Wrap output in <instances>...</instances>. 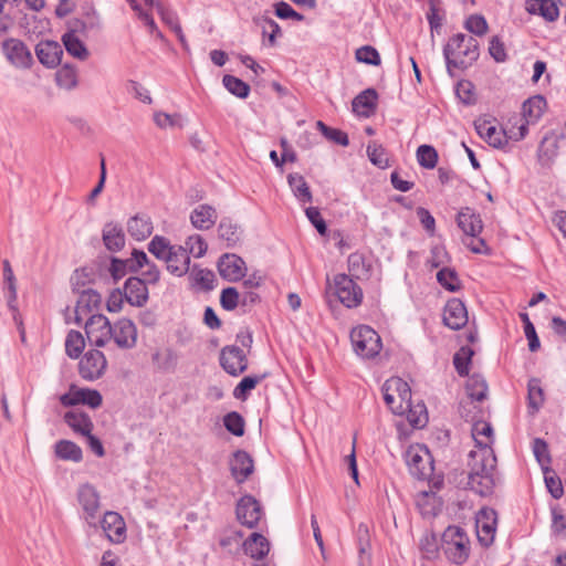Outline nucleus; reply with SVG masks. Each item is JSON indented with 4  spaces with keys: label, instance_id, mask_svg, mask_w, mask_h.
Returning a JSON list of instances; mask_svg holds the SVG:
<instances>
[{
    "label": "nucleus",
    "instance_id": "1",
    "mask_svg": "<svg viewBox=\"0 0 566 566\" xmlns=\"http://www.w3.org/2000/svg\"><path fill=\"white\" fill-rule=\"evenodd\" d=\"M384 399L388 408L399 416H406L409 423L415 428L423 427L428 421L424 406H419V416L413 417L411 411V390L409 385L399 377H392L382 386Z\"/></svg>",
    "mask_w": 566,
    "mask_h": 566
},
{
    "label": "nucleus",
    "instance_id": "2",
    "mask_svg": "<svg viewBox=\"0 0 566 566\" xmlns=\"http://www.w3.org/2000/svg\"><path fill=\"white\" fill-rule=\"evenodd\" d=\"M478 41L463 33L449 39L443 49L448 69H465L479 57Z\"/></svg>",
    "mask_w": 566,
    "mask_h": 566
},
{
    "label": "nucleus",
    "instance_id": "3",
    "mask_svg": "<svg viewBox=\"0 0 566 566\" xmlns=\"http://www.w3.org/2000/svg\"><path fill=\"white\" fill-rule=\"evenodd\" d=\"M441 547L447 558L455 564H464L471 554V541L468 533L460 526H448L442 533Z\"/></svg>",
    "mask_w": 566,
    "mask_h": 566
},
{
    "label": "nucleus",
    "instance_id": "4",
    "mask_svg": "<svg viewBox=\"0 0 566 566\" xmlns=\"http://www.w3.org/2000/svg\"><path fill=\"white\" fill-rule=\"evenodd\" d=\"M495 455L486 450L485 457L471 460V472L468 486L479 495H488L494 486L493 473L495 469Z\"/></svg>",
    "mask_w": 566,
    "mask_h": 566
},
{
    "label": "nucleus",
    "instance_id": "5",
    "mask_svg": "<svg viewBox=\"0 0 566 566\" xmlns=\"http://www.w3.org/2000/svg\"><path fill=\"white\" fill-rule=\"evenodd\" d=\"M350 340L355 353L363 358H374L382 348L380 336L367 325H359L353 328Z\"/></svg>",
    "mask_w": 566,
    "mask_h": 566
},
{
    "label": "nucleus",
    "instance_id": "6",
    "mask_svg": "<svg viewBox=\"0 0 566 566\" xmlns=\"http://www.w3.org/2000/svg\"><path fill=\"white\" fill-rule=\"evenodd\" d=\"M406 463L411 474L427 478L433 471V459L424 444H411L406 451Z\"/></svg>",
    "mask_w": 566,
    "mask_h": 566
},
{
    "label": "nucleus",
    "instance_id": "7",
    "mask_svg": "<svg viewBox=\"0 0 566 566\" xmlns=\"http://www.w3.org/2000/svg\"><path fill=\"white\" fill-rule=\"evenodd\" d=\"M77 503L83 512L84 520L91 525L96 527V521L101 511V495L97 489L90 484L84 483L78 486L76 492Z\"/></svg>",
    "mask_w": 566,
    "mask_h": 566
},
{
    "label": "nucleus",
    "instance_id": "8",
    "mask_svg": "<svg viewBox=\"0 0 566 566\" xmlns=\"http://www.w3.org/2000/svg\"><path fill=\"white\" fill-rule=\"evenodd\" d=\"M479 136L494 148H503L507 145V132L501 128L495 118L480 117L474 122Z\"/></svg>",
    "mask_w": 566,
    "mask_h": 566
},
{
    "label": "nucleus",
    "instance_id": "9",
    "mask_svg": "<svg viewBox=\"0 0 566 566\" xmlns=\"http://www.w3.org/2000/svg\"><path fill=\"white\" fill-rule=\"evenodd\" d=\"M335 292L339 302L348 308L357 307L363 301V291L346 274H338L334 277Z\"/></svg>",
    "mask_w": 566,
    "mask_h": 566
},
{
    "label": "nucleus",
    "instance_id": "10",
    "mask_svg": "<svg viewBox=\"0 0 566 566\" xmlns=\"http://www.w3.org/2000/svg\"><path fill=\"white\" fill-rule=\"evenodd\" d=\"M85 333L88 342L97 347H103L112 338V325L109 319L102 314L91 316L85 324Z\"/></svg>",
    "mask_w": 566,
    "mask_h": 566
},
{
    "label": "nucleus",
    "instance_id": "11",
    "mask_svg": "<svg viewBox=\"0 0 566 566\" xmlns=\"http://www.w3.org/2000/svg\"><path fill=\"white\" fill-rule=\"evenodd\" d=\"M238 521L249 527L254 528L263 516L260 503L251 495L242 496L237 504Z\"/></svg>",
    "mask_w": 566,
    "mask_h": 566
},
{
    "label": "nucleus",
    "instance_id": "12",
    "mask_svg": "<svg viewBox=\"0 0 566 566\" xmlns=\"http://www.w3.org/2000/svg\"><path fill=\"white\" fill-rule=\"evenodd\" d=\"M496 513L492 509L479 511L475 520L476 536L479 542L489 546L493 543L496 532Z\"/></svg>",
    "mask_w": 566,
    "mask_h": 566
},
{
    "label": "nucleus",
    "instance_id": "13",
    "mask_svg": "<svg viewBox=\"0 0 566 566\" xmlns=\"http://www.w3.org/2000/svg\"><path fill=\"white\" fill-rule=\"evenodd\" d=\"M106 358L99 350H88L80 361V374L86 380L99 378L106 369Z\"/></svg>",
    "mask_w": 566,
    "mask_h": 566
},
{
    "label": "nucleus",
    "instance_id": "14",
    "mask_svg": "<svg viewBox=\"0 0 566 566\" xmlns=\"http://www.w3.org/2000/svg\"><path fill=\"white\" fill-rule=\"evenodd\" d=\"M218 271L222 279L238 282L244 277L247 265L239 255L226 253L218 261Z\"/></svg>",
    "mask_w": 566,
    "mask_h": 566
},
{
    "label": "nucleus",
    "instance_id": "15",
    "mask_svg": "<svg viewBox=\"0 0 566 566\" xmlns=\"http://www.w3.org/2000/svg\"><path fill=\"white\" fill-rule=\"evenodd\" d=\"M220 364L229 375L238 376L247 369L248 359L240 347L227 346L221 350Z\"/></svg>",
    "mask_w": 566,
    "mask_h": 566
},
{
    "label": "nucleus",
    "instance_id": "16",
    "mask_svg": "<svg viewBox=\"0 0 566 566\" xmlns=\"http://www.w3.org/2000/svg\"><path fill=\"white\" fill-rule=\"evenodd\" d=\"M472 437L476 444V450L470 452L471 460L485 457L486 450L493 453L491 448L493 443V429L485 421H478L473 424Z\"/></svg>",
    "mask_w": 566,
    "mask_h": 566
},
{
    "label": "nucleus",
    "instance_id": "17",
    "mask_svg": "<svg viewBox=\"0 0 566 566\" xmlns=\"http://www.w3.org/2000/svg\"><path fill=\"white\" fill-rule=\"evenodd\" d=\"M117 347L133 348L137 342L136 325L128 318H120L112 326V338Z\"/></svg>",
    "mask_w": 566,
    "mask_h": 566
},
{
    "label": "nucleus",
    "instance_id": "18",
    "mask_svg": "<svg viewBox=\"0 0 566 566\" xmlns=\"http://www.w3.org/2000/svg\"><path fill=\"white\" fill-rule=\"evenodd\" d=\"M101 526L109 542L122 544L126 539V523L119 513L107 511L101 521Z\"/></svg>",
    "mask_w": 566,
    "mask_h": 566
},
{
    "label": "nucleus",
    "instance_id": "19",
    "mask_svg": "<svg viewBox=\"0 0 566 566\" xmlns=\"http://www.w3.org/2000/svg\"><path fill=\"white\" fill-rule=\"evenodd\" d=\"M469 316L464 303L459 298H451L443 308V323L451 329L458 331L468 324Z\"/></svg>",
    "mask_w": 566,
    "mask_h": 566
},
{
    "label": "nucleus",
    "instance_id": "20",
    "mask_svg": "<svg viewBox=\"0 0 566 566\" xmlns=\"http://www.w3.org/2000/svg\"><path fill=\"white\" fill-rule=\"evenodd\" d=\"M3 52L7 59L17 67H29L32 64V54L25 44L18 39H8L3 42Z\"/></svg>",
    "mask_w": 566,
    "mask_h": 566
},
{
    "label": "nucleus",
    "instance_id": "21",
    "mask_svg": "<svg viewBox=\"0 0 566 566\" xmlns=\"http://www.w3.org/2000/svg\"><path fill=\"white\" fill-rule=\"evenodd\" d=\"M35 53L41 64L53 69L60 64L63 50L55 41H41L35 48Z\"/></svg>",
    "mask_w": 566,
    "mask_h": 566
},
{
    "label": "nucleus",
    "instance_id": "22",
    "mask_svg": "<svg viewBox=\"0 0 566 566\" xmlns=\"http://www.w3.org/2000/svg\"><path fill=\"white\" fill-rule=\"evenodd\" d=\"M167 270L177 276L186 274L190 266V256L181 245H175L164 260Z\"/></svg>",
    "mask_w": 566,
    "mask_h": 566
},
{
    "label": "nucleus",
    "instance_id": "23",
    "mask_svg": "<svg viewBox=\"0 0 566 566\" xmlns=\"http://www.w3.org/2000/svg\"><path fill=\"white\" fill-rule=\"evenodd\" d=\"M457 223L465 235L472 238L478 237L483 230V222L480 216L468 207L459 211Z\"/></svg>",
    "mask_w": 566,
    "mask_h": 566
},
{
    "label": "nucleus",
    "instance_id": "24",
    "mask_svg": "<svg viewBox=\"0 0 566 566\" xmlns=\"http://www.w3.org/2000/svg\"><path fill=\"white\" fill-rule=\"evenodd\" d=\"M525 9L528 13L539 15L547 22H555L559 18V8L555 0H527Z\"/></svg>",
    "mask_w": 566,
    "mask_h": 566
},
{
    "label": "nucleus",
    "instance_id": "25",
    "mask_svg": "<svg viewBox=\"0 0 566 566\" xmlns=\"http://www.w3.org/2000/svg\"><path fill=\"white\" fill-rule=\"evenodd\" d=\"M125 300L134 306H143L148 300L146 283L139 277H129L124 285Z\"/></svg>",
    "mask_w": 566,
    "mask_h": 566
},
{
    "label": "nucleus",
    "instance_id": "26",
    "mask_svg": "<svg viewBox=\"0 0 566 566\" xmlns=\"http://www.w3.org/2000/svg\"><path fill=\"white\" fill-rule=\"evenodd\" d=\"M232 476L238 483L244 482L253 472L252 458L244 451H237L230 463Z\"/></svg>",
    "mask_w": 566,
    "mask_h": 566
},
{
    "label": "nucleus",
    "instance_id": "27",
    "mask_svg": "<svg viewBox=\"0 0 566 566\" xmlns=\"http://www.w3.org/2000/svg\"><path fill=\"white\" fill-rule=\"evenodd\" d=\"M154 226L150 217L136 214L127 221V232L136 241H144L151 235Z\"/></svg>",
    "mask_w": 566,
    "mask_h": 566
},
{
    "label": "nucleus",
    "instance_id": "28",
    "mask_svg": "<svg viewBox=\"0 0 566 566\" xmlns=\"http://www.w3.org/2000/svg\"><path fill=\"white\" fill-rule=\"evenodd\" d=\"M353 111L363 117L374 114L377 106V93L373 88L361 92L353 99Z\"/></svg>",
    "mask_w": 566,
    "mask_h": 566
},
{
    "label": "nucleus",
    "instance_id": "29",
    "mask_svg": "<svg viewBox=\"0 0 566 566\" xmlns=\"http://www.w3.org/2000/svg\"><path fill=\"white\" fill-rule=\"evenodd\" d=\"M243 549L250 557L262 559L270 552V543L262 534L253 533L243 543Z\"/></svg>",
    "mask_w": 566,
    "mask_h": 566
},
{
    "label": "nucleus",
    "instance_id": "30",
    "mask_svg": "<svg viewBox=\"0 0 566 566\" xmlns=\"http://www.w3.org/2000/svg\"><path fill=\"white\" fill-rule=\"evenodd\" d=\"M190 220L195 228L208 230L216 223L217 212L211 206L200 205L191 212Z\"/></svg>",
    "mask_w": 566,
    "mask_h": 566
},
{
    "label": "nucleus",
    "instance_id": "31",
    "mask_svg": "<svg viewBox=\"0 0 566 566\" xmlns=\"http://www.w3.org/2000/svg\"><path fill=\"white\" fill-rule=\"evenodd\" d=\"M103 242L107 250L117 252L125 245V234L123 229L115 223H107L103 228Z\"/></svg>",
    "mask_w": 566,
    "mask_h": 566
},
{
    "label": "nucleus",
    "instance_id": "32",
    "mask_svg": "<svg viewBox=\"0 0 566 566\" xmlns=\"http://www.w3.org/2000/svg\"><path fill=\"white\" fill-rule=\"evenodd\" d=\"M62 42L70 55L81 61L87 60L90 52L75 31L64 33Z\"/></svg>",
    "mask_w": 566,
    "mask_h": 566
},
{
    "label": "nucleus",
    "instance_id": "33",
    "mask_svg": "<svg viewBox=\"0 0 566 566\" xmlns=\"http://www.w3.org/2000/svg\"><path fill=\"white\" fill-rule=\"evenodd\" d=\"M153 366L161 371H171L177 366V355L169 347L157 348L151 355Z\"/></svg>",
    "mask_w": 566,
    "mask_h": 566
},
{
    "label": "nucleus",
    "instance_id": "34",
    "mask_svg": "<svg viewBox=\"0 0 566 566\" xmlns=\"http://www.w3.org/2000/svg\"><path fill=\"white\" fill-rule=\"evenodd\" d=\"M546 108V101L541 95H535L524 102L522 107V118L527 123L537 122Z\"/></svg>",
    "mask_w": 566,
    "mask_h": 566
},
{
    "label": "nucleus",
    "instance_id": "35",
    "mask_svg": "<svg viewBox=\"0 0 566 566\" xmlns=\"http://www.w3.org/2000/svg\"><path fill=\"white\" fill-rule=\"evenodd\" d=\"M287 182L294 196L301 203L305 205L312 202L313 196L311 189L302 175L290 174L287 176Z\"/></svg>",
    "mask_w": 566,
    "mask_h": 566
},
{
    "label": "nucleus",
    "instance_id": "36",
    "mask_svg": "<svg viewBox=\"0 0 566 566\" xmlns=\"http://www.w3.org/2000/svg\"><path fill=\"white\" fill-rule=\"evenodd\" d=\"M65 422L77 433L85 436L92 432L93 422L83 412L69 411L64 416Z\"/></svg>",
    "mask_w": 566,
    "mask_h": 566
},
{
    "label": "nucleus",
    "instance_id": "37",
    "mask_svg": "<svg viewBox=\"0 0 566 566\" xmlns=\"http://www.w3.org/2000/svg\"><path fill=\"white\" fill-rule=\"evenodd\" d=\"M55 454L66 461L80 462L82 460L81 448L70 440H60L55 443Z\"/></svg>",
    "mask_w": 566,
    "mask_h": 566
},
{
    "label": "nucleus",
    "instance_id": "38",
    "mask_svg": "<svg viewBox=\"0 0 566 566\" xmlns=\"http://www.w3.org/2000/svg\"><path fill=\"white\" fill-rule=\"evenodd\" d=\"M467 394L469 398L476 401H482L488 396V385L479 375L471 376L467 381Z\"/></svg>",
    "mask_w": 566,
    "mask_h": 566
},
{
    "label": "nucleus",
    "instance_id": "39",
    "mask_svg": "<svg viewBox=\"0 0 566 566\" xmlns=\"http://www.w3.org/2000/svg\"><path fill=\"white\" fill-rule=\"evenodd\" d=\"M56 83L64 90H72L77 85V70L70 65H63L55 74Z\"/></svg>",
    "mask_w": 566,
    "mask_h": 566
},
{
    "label": "nucleus",
    "instance_id": "40",
    "mask_svg": "<svg viewBox=\"0 0 566 566\" xmlns=\"http://www.w3.org/2000/svg\"><path fill=\"white\" fill-rule=\"evenodd\" d=\"M218 233L229 247L234 245L241 237L240 228L231 220H222L218 227Z\"/></svg>",
    "mask_w": 566,
    "mask_h": 566
},
{
    "label": "nucleus",
    "instance_id": "41",
    "mask_svg": "<svg viewBox=\"0 0 566 566\" xmlns=\"http://www.w3.org/2000/svg\"><path fill=\"white\" fill-rule=\"evenodd\" d=\"M437 281L449 292H457L461 289V281L454 270L442 268L437 273Z\"/></svg>",
    "mask_w": 566,
    "mask_h": 566
},
{
    "label": "nucleus",
    "instance_id": "42",
    "mask_svg": "<svg viewBox=\"0 0 566 566\" xmlns=\"http://www.w3.org/2000/svg\"><path fill=\"white\" fill-rule=\"evenodd\" d=\"M85 347L83 335L77 331H70L65 339V352L69 357L77 358Z\"/></svg>",
    "mask_w": 566,
    "mask_h": 566
},
{
    "label": "nucleus",
    "instance_id": "43",
    "mask_svg": "<svg viewBox=\"0 0 566 566\" xmlns=\"http://www.w3.org/2000/svg\"><path fill=\"white\" fill-rule=\"evenodd\" d=\"M348 271L356 279H363L368 275L369 266L361 253L355 252L348 256Z\"/></svg>",
    "mask_w": 566,
    "mask_h": 566
},
{
    "label": "nucleus",
    "instance_id": "44",
    "mask_svg": "<svg viewBox=\"0 0 566 566\" xmlns=\"http://www.w3.org/2000/svg\"><path fill=\"white\" fill-rule=\"evenodd\" d=\"M174 247L165 237L155 235L148 243V251L158 260L164 261Z\"/></svg>",
    "mask_w": 566,
    "mask_h": 566
},
{
    "label": "nucleus",
    "instance_id": "45",
    "mask_svg": "<svg viewBox=\"0 0 566 566\" xmlns=\"http://www.w3.org/2000/svg\"><path fill=\"white\" fill-rule=\"evenodd\" d=\"M418 164L426 169H433L438 163L437 150L429 145H421L417 149Z\"/></svg>",
    "mask_w": 566,
    "mask_h": 566
},
{
    "label": "nucleus",
    "instance_id": "46",
    "mask_svg": "<svg viewBox=\"0 0 566 566\" xmlns=\"http://www.w3.org/2000/svg\"><path fill=\"white\" fill-rule=\"evenodd\" d=\"M266 377V374L259 376H247L242 378V380L237 385L233 390V396L237 399L244 400L249 391L254 389L259 382H261Z\"/></svg>",
    "mask_w": 566,
    "mask_h": 566
},
{
    "label": "nucleus",
    "instance_id": "47",
    "mask_svg": "<svg viewBox=\"0 0 566 566\" xmlns=\"http://www.w3.org/2000/svg\"><path fill=\"white\" fill-rule=\"evenodd\" d=\"M222 82L226 88L231 94L235 95L239 98L248 97L250 93V86L242 80L232 75H224Z\"/></svg>",
    "mask_w": 566,
    "mask_h": 566
},
{
    "label": "nucleus",
    "instance_id": "48",
    "mask_svg": "<svg viewBox=\"0 0 566 566\" xmlns=\"http://www.w3.org/2000/svg\"><path fill=\"white\" fill-rule=\"evenodd\" d=\"M184 249L189 256L201 258L206 254L208 244L201 235L193 234L187 238Z\"/></svg>",
    "mask_w": 566,
    "mask_h": 566
},
{
    "label": "nucleus",
    "instance_id": "49",
    "mask_svg": "<svg viewBox=\"0 0 566 566\" xmlns=\"http://www.w3.org/2000/svg\"><path fill=\"white\" fill-rule=\"evenodd\" d=\"M528 406L533 411H537L544 402V391L538 379H531L528 381Z\"/></svg>",
    "mask_w": 566,
    "mask_h": 566
},
{
    "label": "nucleus",
    "instance_id": "50",
    "mask_svg": "<svg viewBox=\"0 0 566 566\" xmlns=\"http://www.w3.org/2000/svg\"><path fill=\"white\" fill-rule=\"evenodd\" d=\"M316 127L328 140L342 146L348 145V136L343 130L328 127L322 120L316 122Z\"/></svg>",
    "mask_w": 566,
    "mask_h": 566
},
{
    "label": "nucleus",
    "instance_id": "51",
    "mask_svg": "<svg viewBox=\"0 0 566 566\" xmlns=\"http://www.w3.org/2000/svg\"><path fill=\"white\" fill-rule=\"evenodd\" d=\"M356 60L361 63L370 64L378 66L380 65V55L378 51L370 45H364L356 50L355 53Z\"/></svg>",
    "mask_w": 566,
    "mask_h": 566
},
{
    "label": "nucleus",
    "instance_id": "52",
    "mask_svg": "<svg viewBox=\"0 0 566 566\" xmlns=\"http://www.w3.org/2000/svg\"><path fill=\"white\" fill-rule=\"evenodd\" d=\"M224 427L229 432L237 437H241L244 433V420L235 411L229 412L223 419Z\"/></svg>",
    "mask_w": 566,
    "mask_h": 566
},
{
    "label": "nucleus",
    "instance_id": "53",
    "mask_svg": "<svg viewBox=\"0 0 566 566\" xmlns=\"http://www.w3.org/2000/svg\"><path fill=\"white\" fill-rule=\"evenodd\" d=\"M367 155L369 160L379 168L388 166V157L382 146L371 143L367 147Z\"/></svg>",
    "mask_w": 566,
    "mask_h": 566
},
{
    "label": "nucleus",
    "instance_id": "54",
    "mask_svg": "<svg viewBox=\"0 0 566 566\" xmlns=\"http://www.w3.org/2000/svg\"><path fill=\"white\" fill-rule=\"evenodd\" d=\"M193 281L205 290H212L216 282L214 273L208 269H195L192 272Z\"/></svg>",
    "mask_w": 566,
    "mask_h": 566
},
{
    "label": "nucleus",
    "instance_id": "55",
    "mask_svg": "<svg viewBox=\"0 0 566 566\" xmlns=\"http://www.w3.org/2000/svg\"><path fill=\"white\" fill-rule=\"evenodd\" d=\"M154 122L161 129L172 128L175 126H181L180 115L168 114L165 112H156L154 114Z\"/></svg>",
    "mask_w": 566,
    "mask_h": 566
},
{
    "label": "nucleus",
    "instance_id": "56",
    "mask_svg": "<svg viewBox=\"0 0 566 566\" xmlns=\"http://www.w3.org/2000/svg\"><path fill=\"white\" fill-rule=\"evenodd\" d=\"M465 28L475 35H484L488 32L489 25L484 17L479 14L470 15L465 21Z\"/></svg>",
    "mask_w": 566,
    "mask_h": 566
},
{
    "label": "nucleus",
    "instance_id": "57",
    "mask_svg": "<svg viewBox=\"0 0 566 566\" xmlns=\"http://www.w3.org/2000/svg\"><path fill=\"white\" fill-rule=\"evenodd\" d=\"M449 261V255L444 247L436 245L430 251V256L427 260V264L431 269H437L447 264Z\"/></svg>",
    "mask_w": 566,
    "mask_h": 566
},
{
    "label": "nucleus",
    "instance_id": "58",
    "mask_svg": "<svg viewBox=\"0 0 566 566\" xmlns=\"http://www.w3.org/2000/svg\"><path fill=\"white\" fill-rule=\"evenodd\" d=\"M472 350L462 347L453 358L454 367L460 375H467L469 371V363L471 360Z\"/></svg>",
    "mask_w": 566,
    "mask_h": 566
},
{
    "label": "nucleus",
    "instance_id": "59",
    "mask_svg": "<svg viewBox=\"0 0 566 566\" xmlns=\"http://www.w3.org/2000/svg\"><path fill=\"white\" fill-rule=\"evenodd\" d=\"M239 297L235 287L223 289L220 295V304L226 311H233L239 304Z\"/></svg>",
    "mask_w": 566,
    "mask_h": 566
},
{
    "label": "nucleus",
    "instance_id": "60",
    "mask_svg": "<svg viewBox=\"0 0 566 566\" xmlns=\"http://www.w3.org/2000/svg\"><path fill=\"white\" fill-rule=\"evenodd\" d=\"M515 123L514 125L509 128L507 132V140L509 139H513V140H521L523 139L526 135H527V132H528V125L531 123H527L526 120H524L523 118H515Z\"/></svg>",
    "mask_w": 566,
    "mask_h": 566
},
{
    "label": "nucleus",
    "instance_id": "61",
    "mask_svg": "<svg viewBox=\"0 0 566 566\" xmlns=\"http://www.w3.org/2000/svg\"><path fill=\"white\" fill-rule=\"evenodd\" d=\"M533 451L537 461L543 468L549 464L551 458L548 453V447L544 440L535 439L533 443Z\"/></svg>",
    "mask_w": 566,
    "mask_h": 566
},
{
    "label": "nucleus",
    "instance_id": "62",
    "mask_svg": "<svg viewBox=\"0 0 566 566\" xmlns=\"http://www.w3.org/2000/svg\"><path fill=\"white\" fill-rule=\"evenodd\" d=\"M305 214L318 233L324 235L327 231V227L319 210L315 207H308L305 210Z\"/></svg>",
    "mask_w": 566,
    "mask_h": 566
},
{
    "label": "nucleus",
    "instance_id": "63",
    "mask_svg": "<svg viewBox=\"0 0 566 566\" xmlns=\"http://www.w3.org/2000/svg\"><path fill=\"white\" fill-rule=\"evenodd\" d=\"M127 261L129 263V271L132 272H137L150 263L147 254L144 251L136 249L133 250L132 258Z\"/></svg>",
    "mask_w": 566,
    "mask_h": 566
},
{
    "label": "nucleus",
    "instance_id": "64",
    "mask_svg": "<svg viewBox=\"0 0 566 566\" xmlns=\"http://www.w3.org/2000/svg\"><path fill=\"white\" fill-rule=\"evenodd\" d=\"M125 293L120 290H113L107 298L106 308L111 313H118L123 308Z\"/></svg>",
    "mask_w": 566,
    "mask_h": 566
}]
</instances>
